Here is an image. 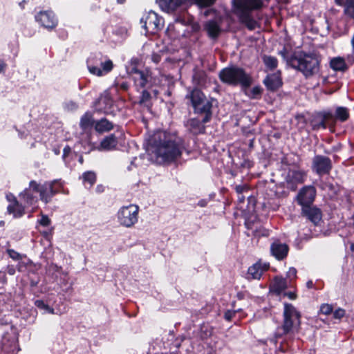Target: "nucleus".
Listing matches in <instances>:
<instances>
[{
	"instance_id": "nucleus-12",
	"label": "nucleus",
	"mask_w": 354,
	"mask_h": 354,
	"mask_svg": "<svg viewBox=\"0 0 354 354\" xmlns=\"http://www.w3.org/2000/svg\"><path fill=\"white\" fill-rule=\"evenodd\" d=\"M307 174L306 171L298 169H289L285 177L286 188L290 191H296L298 185L305 182Z\"/></svg>"
},
{
	"instance_id": "nucleus-32",
	"label": "nucleus",
	"mask_w": 354,
	"mask_h": 354,
	"mask_svg": "<svg viewBox=\"0 0 354 354\" xmlns=\"http://www.w3.org/2000/svg\"><path fill=\"white\" fill-rule=\"evenodd\" d=\"M151 93L150 92V89H142L140 95L139 97V100L138 104L140 106H145L148 109L151 108L152 106L151 103Z\"/></svg>"
},
{
	"instance_id": "nucleus-49",
	"label": "nucleus",
	"mask_w": 354,
	"mask_h": 354,
	"mask_svg": "<svg viewBox=\"0 0 354 354\" xmlns=\"http://www.w3.org/2000/svg\"><path fill=\"white\" fill-rule=\"evenodd\" d=\"M6 252L8 254L9 257L15 261L21 260L24 257L23 254L19 253L18 252L15 251L13 249H7Z\"/></svg>"
},
{
	"instance_id": "nucleus-61",
	"label": "nucleus",
	"mask_w": 354,
	"mask_h": 354,
	"mask_svg": "<svg viewBox=\"0 0 354 354\" xmlns=\"http://www.w3.org/2000/svg\"><path fill=\"white\" fill-rule=\"evenodd\" d=\"M71 153V148L66 145L63 149L62 159L65 160L66 158Z\"/></svg>"
},
{
	"instance_id": "nucleus-62",
	"label": "nucleus",
	"mask_w": 354,
	"mask_h": 354,
	"mask_svg": "<svg viewBox=\"0 0 354 354\" xmlns=\"http://www.w3.org/2000/svg\"><path fill=\"white\" fill-rule=\"evenodd\" d=\"M283 296L288 297L291 300L297 298V294L295 292H283Z\"/></svg>"
},
{
	"instance_id": "nucleus-54",
	"label": "nucleus",
	"mask_w": 354,
	"mask_h": 354,
	"mask_svg": "<svg viewBox=\"0 0 354 354\" xmlns=\"http://www.w3.org/2000/svg\"><path fill=\"white\" fill-rule=\"evenodd\" d=\"M50 219L45 214H42L41 218L38 220V223L44 227H48L50 225Z\"/></svg>"
},
{
	"instance_id": "nucleus-57",
	"label": "nucleus",
	"mask_w": 354,
	"mask_h": 354,
	"mask_svg": "<svg viewBox=\"0 0 354 354\" xmlns=\"http://www.w3.org/2000/svg\"><path fill=\"white\" fill-rule=\"evenodd\" d=\"M28 280H29V282H30V286L31 288H35L38 286L39 281H40V279L39 277H36V278H33L30 276L28 277Z\"/></svg>"
},
{
	"instance_id": "nucleus-2",
	"label": "nucleus",
	"mask_w": 354,
	"mask_h": 354,
	"mask_svg": "<svg viewBox=\"0 0 354 354\" xmlns=\"http://www.w3.org/2000/svg\"><path fill=\"white\" fill-rule=\"evenodd\" d=\"M289 62L291 68L301 73L306 79L318 74L320 71V59L315 53L299 51L297 56H293Z\"/></svg>"
},
{
	"instance_id": "nucleus-55",
	"label": "nucleus",
	"mask_w": 354,
	"mask_h": 354,
	"mask_svg": "<svg viewBox=\"0 0 354 354\" xmlns=\"http://www.w3.org/2000/svg\"><path fill=\"white\" fill-rule=\"evenodd\" d=\"M297 270L294 267H290L289 270L286 273V277L289 278L291 281L292 279H295L297 277Z\"/></svg>"
},
{
	"instance_id": "nucleus-4",
	"label": "nucleus",
	"mask_w": 354,
	"mask_h": 354,
	"mask_svg": "<svg viewBox=\"0 0 354 354\" xmlns=\"http://www.w3.org/2000/svg\"><path fill=\"white\" fill-rule=\"evenodd\" d=\"M233 6L239 12L240 22L250 30L257 26V22L252 15L254 10L260 9L263 6L261 0H232Z\"/></svg>"
},
{
	"instance_id": "nucleus-11",
	"label": "nucleus",
	"mask_w": 354,
	"mask_h": 354,
	"mask_svg": "<svg viewBox=\"0 0 354 354\" xmlns=\"http://www.w3.org/2000/svg\"><path fill=\"white\" fill-rule=\"evenodd\" d=\"M317 196V189L313 185H304L298 191L295 201L300 207L313 205Z\"/></svg>"
},
{
	"instance_id": "nucleus-48",
	"label": "nucleus",
	"mask_w": 354,
	"mask_h": 354,
	"mask_svg": "<svg viewBox=\"0 0 354 354\" xmlns=\"http://www.w3.org/2000/svg\"><path fill=\"white\" fill-rule=\"evenodd\" d=\"M78 108V104L73 100L66 102L64 104V109L68 111H75Z\"/></svg>"
},
{
	"instance_id": "nucleus-16",
	"label": "nucleus",
	"mask_w": 354,
	"mask_h": 354,
	"mask_svg": "<svg viewBox=\"0 0 354 354\" xmlns=\"http://www.w3.org/2000/svg\"><path fill=\"white\" fill-rule=\"evenodd\" d=\"M266 89L271 93L277 91L283 86L281 71L268 74L263 80Z\"/></svg>"
},
{
	"instance_id": "nucleus-26",
	"label": "nucleus",
	"mask_w": 354,
	"mask_h": 354,
	"mask_svg": "<svg viewBox=\"0 0 354 354\" xmlns=\"http://www.w3.org/2000/svg\"><path fill=\"white\" fill-rule=\"evenodd\" d=\"M310 125L314 131H318L320 129H326L327 128V124L320 111L315 112L312 115Z\"/></svg>"
},
{
	"instance_id": "nucleus-22",
	"label": "nucleus",
	"mask_w": 354,
	"mask_h": 354,
	"mask_svg": "<svg viewBox=\"0 0 354 354\" xmlns=\"http://www.w3.org/2000/svg\"><path fill=\"white\" fill-rule=\"evenodd\" d=\"M204 124L205 123L203 122V118L199 120L197 118H193L187 120L186 127L192 133L198 135L205 132V127Z\"/></svg>"
},
{
	"instance_id": "nucleus-51",
	"label": "nucleus",
	"mask_w": 354,
	"mask_h": 354,
	"mask_svg": "<svg viewBox=\"0 0 354 354\" xmlns=\"http://www.w3.org/2000/svg\"><path fill=\"white\" fill-rule=\"evenodd\" d=\"M18 261L19 262L16 268L19 272H25L26 270L27 266L33 263L30 259H28L27 262L22 261L21 260H19Z\"/></svg>"
},
{
	"instance_id": "nucleus-45",
	"label": "nucleus",
	"mask_w": 354,
	"mask_h": 354,
	"mask_svg": "<svg viewBox=\"0 0 354 354\" xmlns=\"http://www.w3.org/2000/svg\"><path fill=\"white\" fill-rule=\"evenodd\" d=\"M82 178L84 182L88 183L91 185H93L96 181V175L95 172L91 171L84 172Z\"/></svg>"
},
{
	"instance_id": "nucleus-31",
	"label": "nucleus",
	"mask_w": 354,
	"mask_h": 354,
	"mask_svg": "<svg viewBox=\"0 0 354 354\" xmlns=\"http://www.w3.org/2000/svg\"><path fill=\"white\" fill-rule=\"evenodd\" d=\"M32 187L29 185L28 188H26L20 194L19 196L27 205H32L37 201L36 194Z\"/></svg>"
},
{
	"instance_id": "nucleus-13",
	"label": "nucleus",
	"mask_w": 354,
	"mask_h": 354,
	"mask_svg": "<svg viewBox=\"0 0 354 354\" xmlns=\"http://www.w3.org/2000/svg\"><path fill=\"white\" fill-rule=\"evenodd\" d=\"M300 216L312 223L315 227L320 226L323 223L322 209L313 204L301 207Z\"/></svg>"
},
{
	"instance_id": "nucleus-37",
	"label": "nucleus",
	"mask_w": 354,
	"mask_h": 354,
	"mask_svg": "<svg viewBox=\"0 0 354 354\" xmlns=\"http://www.w3.org/2000/svg\"><path fill=\"white\" fill-rule=\"evenodd\" d=\"M262 60L263 64L268 70L274 71L277 68L278 60L275 57L264 55L262 57Z\"/></svg>"
},
{
	"instance_id": "nucleus-40",
	"label": "nucleus",
	"mask_w": 354,
	"mask_h": 354,
	"mask_svg": "<svg viewBox=\"0 0 354 354\" xmlns=\"http://www.w3.org/2000/svg\"><path fill=\"white\" fill-rule=\"evenodd\" d=\"M212 327L209 324H203L200 326L199 337L201 339L205 340L210 337L212 335Z\"/></svg>"
},
{
	"instance_id": "nucleus-20",
	"label": "nucleus",
	"mask_w": 354,
	"mask_h": 354,
	"mask_svg": "<svg viewBox=\"0 0 354 354\" xmlns=\"http://www.w3.org/2000/svg\"><path fill=\"white\" fill-rule=\"evenodd\" d=\"M289 247L286 243L279 241L273 242L270 245V252L277 260L284 259L288 254Z\"/></svg>"
},
{
	"instance_id": "nucleus-46",
	"label": "nucleus",
	"mask_w": 354,
	"mask_h": 354,
	"mask_svg": "<svg viewBox=\"0 0 354 354\" xmlns=\"http://www.w3.org/2000/svg\"><path fill=\"white\" fill-rule=\"evenodd\" d=\"M234 189L236 193L237 194V195L244 194H248L250 192V187L246 183H243V184H241V185H236L234 186Z\"/></svg>"
},
{
	"instance_id": "nucleus-10",
	"label": "nucleus",
	"mask_w": 354,
	"mask_h": 354,
	"mask_svg": "<svg viewBox=\"0 0 354 354\" xmlns=\"http://www.w3.org/2000/svg\"><path fill=\"white\" fill-rule=\"evenodd\" d=\"M312 171L319 176L329 174L333 169L331 159L324 155H315L312 160Z\"/></svg>"
},
{
	"instance_id": "nucleus-33",
	"label": "nucleus",
	"mask_w": 354,
	"mask_h": 354,
	"mask_svg": "<svg viewBox=\"0 0 354 354\" xmlns=\"http://www.w3.org/2000/svg\"><path fill=\"white\" fill-rule=\"evenodd\" d=\"M335 117L336 121H339L341 122L347 121L350 117L349 109L346 106H336Z\"/></svg>"
},
{
	"instance_id": "nucleus-56",
	"label": "nucleus",
	"mask_w": 354,
	"mask_h": 354,
	"mask_svg": "<svg viewBox=\"0 0 354 354\" xmlns=\"http://www.w3.org/2000/svg\"><path fill=\"white\" fill-rule=\"evenodd\" d=\"M236 310H227L225 312L224 318L226 321H231L232 317L236 315Z\"/></svg>"
},
{
	"instance_id": "nucleus-27",
	"label": "nucleus",
	"mask_w": 354,
	"mask_h": 354,
	"mask_svg": "<svg viewBox=\"0 0 354 354\" xmlns=\"http://www.w3.org/2000/svg\"><path fill=\"white\" fill-rule=\"evenodd\" d=\"M118 138L114 133L105 136L100 142V149L109 151L116 147Z\"/></svg>"
},
{
	"instance_id": "nucleus-17",
	"label": "nucleus",
	"mask_w": 354,
	"mask_h": 354,
	"mask_svg": "<svg viewBox=\"0 0 354 354\" xmlns=\"http://www.w3.org/2000/svg\"><path fill=\"white\" fill-rule=\"evenodd\" d=\"M106 55L101 52H95L90 54L86 59V66L89 73L97 77H102V73L99 70V64H102V61Z\"/></svg>"
},
{
	"instance_id": "nucleus-63",
	"label": "nucleus",
	"mask_w": 354,
	"mask_h": 354,
	"mask_svg": "<svg viewBox=\"0 0 354 354\" xmlns=\"http://www.w3.org/2000/svg\"><path fill=\"white\" fill-rule=\"evenodd\" d=\"M209 201V199H205V198L204 199H201L197 203V205L199 206V207H206Z\"/></svg>"
},
{
	"instance_id": "nucleus-30",
	"label": "nucleus",
	"mask_w": 354,
	"mask_h": 354,
	"mask_svg": "<svg viewBox=\"0 0 354 354\" xmlns=\"http://www.w3.org/2000/svg\"><path fill=\"white\" fill-rule=\"evenodd\" d=\"M263 274V269L261 263H256L248 268L247 277L248 279H259Z\"/></svg>"
},
{
	"instance_id": "nucleus-44",
	"label": "nucleus",
	"mask_w": 354,
	"mask_h": 354,
	"mask_svg": "<svg viewBox=\"0 0 354 354\" xmlns=\"http://www.w3.org/2000/svg\"><path fill=\"white\" fill-rule=\"evenodd\" d=\"M279 55L281 56V57L286 61L287 65L291 67V64L289 62V60L293 57H297L298 55L297 53H293L289 55L287 49L284 47L281 50L279 51Z\"/></svg>"
},
{
	"instance_id": "nucleus-7",
	"label": "nucleus",
	"mask_w": 354,
	"mask_h": 354,
	"mask_svg": "<svg viewBox=\"0 0 354 354\" xmlns=\"http://www.w3.org/2000/svg\"><path fill=\"white\" fill-rule=\"evenodd\" d=\"M140 24L145 33L155 34L163 28L164 19L154 11L150 10L140 19Z\"/></svg>"
},
{
	"instance_id": "nucleus-19",
	"label": "nucleus",
	"mask_w": 354,
	"mask_h": 354,
	"mask_svg": "<svg viewBox=\"0 0 354 354\" xmlns=\"http://www.w3.org/2000/svg\"><path fill=\"white\" fill-rule=\"evenodd\" d=\"M221 19H219V20L213 19L205 22L204 29L209 38L216 39L218 37L221 32Z\"/></svg>"
},
{
	"instance_id": "nucleus-64",
	"label": "nucleus",
	"mask_w": 354,
	"mask_h": 354,
	"mask_svg": "<svg viewBox=\"0 0 354 354\" xmlns=\"http://www.w3.org/2000/svg\"><path fill=\"white\" fill-rule=\"evenodd\" d=\"M7 64L5 61L0 58V74L5 72Z\"/></svg>"
},
{
	"instance_id": "nucleus-21",
	"label": "nucleus",
	"mask_w": 354,
	"mask_h": 354,
	"mask_svg": "<svg viewBox=\"0 0 354 354\" xmlns=\"http://www.w3.org/2000/svg\"><path fill=\"white\" fill-rule=\"evenodd\" d=\"M194 4L196 5L200 10H205L203 15L205 17H208L211 15H216V9L212 8L217 0H190Z\"/></svg>"
},
{
	"instance_id": "nucleus-35",
	"label": "nucleus",
	"mask_w": 354,
	"mask_h": 354,
	"mask_svg": "<svg viewBox=\"0 0 354 354\" xmlns=\"http://www.w3.org/2000/svg\"><path fill=\"white\" fill-rule=\"evenodd\" d=\"M3 351L1 354H17V345L13 341H9L7 339H4L1 342Z\"/></svg>"
},
{
	"instance_id": "nucleus-36",
	"label": "nucleus",
	"mask_w": 354,
	"mask_h": 354,
	"mask_svg": "<svg viewBox=\"0 0 354 354\" xmlns=\"http://www.w3.org/2000/svg\"><path fill=\"white\" fill-rule=\"evenodd\" d=\"M113 68V64L107 55L102 61V64H99V70L102 73V76L105 75L110 73Z\"/></svg>"
},
{
	"instance_id": "nucleus-42",
	"label": "nucleus",
	"mask_w": 354,
	"mask_h": 354,
	"mask_svg": "<svg viewBox=\"0 0 354 354\" xmlns=\"http://www.w3.org/2000/svg\"><path fill=\"white\" fill-rule=\"evenodd\" d=\"M344 14L351 19H354V0H346Z\"/></svg>"
},
{
	"instance_id": "nucleus-6",
	"label": "nucleus",
	"mask_w": 354,
	"mask_h": 354,
	"mask_svg": "<svg viewBox=\"0 0 354 354\" xmlns=\"http://www.w3.org/2000/svg\"><path fill=\"white\" fill-rule=\"evenodd\" d=\"M283 317V320L281 325L283 335H288L294 325L299 327L301 315L292 304L284 303Z\"/></svg>"
},
{
	"instance_id": "nucleus-29",
	"label": "nucleus",
	"mask_w": 354,
	"mask_h": 354,
	"mask_svg": "<svg viewBox=\"0 0 354 354\" xmlns=\"http://www.w3.org/2000/svg\"><path fill=\"white\" fill-rule=\"evenodd\" d=\"M95 120L91 113L86 112L80 119V127L82 130H87L95 127Z\"/></svg>"
},
{
	"instance_id": "nucleus-41",
	"label": "nucleus",
	"mask_w": 354,
	"mask_h": 354,
	"mask_svg": "<svg viewBox=\"0 0 354 354\" xmlns=\"http://www.w3.org/2000/svg\"><path fill=\"white\" fill-rule=\"evenodd\" d=\"M326 124H333L335 125L336 123V119L335 117V112L333 113L332 110H323L320 111Z\"/></svg>"
},
{
	"instance_id": "nucleus-5",
	"label": "nucleus",
	"mask_w": 354,
	"mask_h": 354,
	"mask_svg": "<svg viewBox=\"0 0 354 354\" xmlns=\"http://www.w3.org/2000/svg\"><path fill=\"white\" fill-rule=\"evenodd\" d=\"M30 185L35 192L39 193L40 200L45 204L49 203L53 197L60 192L63 188L61 179L45 182L42 185L38 184L35 180H31Z\"/></svg>"
},
{
	"instance_id": "nucleus-18",
	"label": "nucleus",
	"mask_w": 354,
	"mask_h": 354,
	"mask_svg": "<svg viewBox=\"0 0 354 354\" xmlns=\"http://www.w3.org/2000/svg\"><path fill=\"white\" fill-rule=\"evenodd\" d=\"M185 98L189 100L190 105L194 110L197 106H199L205 101H208L204 93L199 88H195L190 91L187 95Z\"/></svg>"
},
{
	"instance_id": "nucleus-3",
	"label": "nucleus",
	"mask_w": 354,
	"mask_h": 354,
	"mask_svg": "<svg viewBox=\"0 0 354 354\" xmlns=\"http://www.w3.org/2000/svg\"><path fill=\"white\" fill-rule=\"evenodd\" d=\"M220 80L231 86H241L245 90L250 87L252 78L244 68L236 65H232L223 68L218 75Z\"/></svg>"
},
{
	"instance_id": "nucleus-14",
	"label": "nucleus",
	"mask_w": 354,
	"mask_h": 354,
	"mask_svg": "<svg viewBox=\"0 0 354 354\" xmlns=\"http://www.w3.org/2000/svg\"><path fill=\"white\" fill-rule=\"evenodd\" d=\"M35 18L36 21L48 30H52L58 24L57 18L52 10L40 11Z\"/></svg>"
},
{
	"instance_id": "nucleus-39",
	"label": "nucleus",
	"mask_w": 354,
	"mask_h": 354,
	"mask_svg": "<svg viewBox=\"0 0 354 354\" xmlns=\"http://www.w3.org/2000/svg\"><path fill=\"white\" fill-rule=\"evenodd\" d=\"M192 78L196 84L203 85L206 82L207 74L203 70H194Z\"/></svg>"
},
{
	"instance_id": "nucleus-28",
	"label": "nucleus",
	"mask_w": 354,
	"mask_h": 354,
	"mask_svg": "<svg viewBox=\"0 0 354 354\" xmlns=\"http://www.w3.org/2000/svg\"><path fill=\"white\" fill-rule=\"evenodd\" d=\"M94 129L98 133L106 132L113 129V124L104 117L95 120Z\"/></svg>"
},
{
	"instance_id": "nucleus-52",
	"label": "nucleus",
	"mask_w": 354,
	"mask_h": 354,
	"mask_svg": "<svg viewBox=\"0 0 354 354\" xmlns=\"http://www.w3.org/2000/svg\"><path fill=\"white\" fill-rule=\"evenodd\" d=\"M246 198H248L249 203H253L255 201L254 197H253L251 194H250V193L248 194H244L237 195V200L239 203H243Z\"/></svg>"
},
{
	"instance_id": "nucleus-34",
	"label": "nucleus",
	"mask_w": 354,
	"mask_h": 354,
	"mask_svg": "<svg viewBox=\"0 0 354 354\" xmlns=\"http://www.w3.org/2000/svg\"><path fill=\"white\" fill-rule=\"evenodd\" d=\"M34 304L43 314L55 313L54 308L49 305L48 301L47 300L36 299L34 301Z\"/></svg>"
},
{
	"instance_id": "nucleus-24",
	"label": "nucleus",
	"mask_w": 354,
	"mask_h": 354,
	"mask_svg": "<svg viewBox=\"0 0 354 354\" xmlns=\"http://www.w3.org/2000/svg\"><path fill=\"white\" fill-rule=\"evenodd\" d=\"M288 288L286 279L281 276H276L270 290L277 295H280Z\"/></svg>"
},
{
	"instance_id": "nucleus-25",
	"label": "nucleus",
	"mask_w": 354,
	"mask_h": 354,
	"mask_svg": "<svg viewBox=\"0 0 354 354\" xmlns=\"http://www.w3.org/2000/svg\"><path fill=\"white\" fill-rule=\"evenodd\" d=\"M330 67L334 71H339L342 73H344L348 69V66L346 64L344 58L339 56L333 57L330 60Z\"/></svg>"
},
{
	"instance_id": "nucleus-47",
	"label": "nucleus",
	"mask_w": 354,
	"mask_h": 354,
	"mask_svg": "<svg viewBox=\"0 0 354 354\" xmlns=\"http://www.w3.org/2000/svg\"><path fill=\"white\" fill-rule=\"evenodd\" d=\"M333 307L331 304H323L321 305L319 313L325 315L333 314Z\"/></svg>"
},
{
	"instance_id": "nucleus-38",
	"label": "nucleus",
	"mask_w": 354,
	"mask_h": 354,
	"mask_svg": "<svg viewBox=\"0 0 354 354\" xmlns=\"http://www.w3.org/2000/svg\"><path fill=\"white\" fill-rule=\"evenodd\" d=\"M7 210L10 214H13L15 218H20L25 213L24 207L19 205L17 201H15V205H9Z\"/></svg>"
},
{
	"instance_id": "nucleus-43",
	"label": "nucleus",
	"mask_w": 354,
	"mask_h": 354,
	"mask_svg": "<svg viewBox=\"0 0 354 354\" xmlns=\"http://www.w3.org/2000/svg\"><path fill=\"white\" fill-rule=\"evenodd\" d=\"M263 93V88L261 86H254L250 91L248 96L251 99H260Z\"/></svg>"
},
{
	"instance_id": "nucleus-8",
	"label": "nucleus",
	"mask_w": 354,
	"mask_h": 354,
	"mask_svg": "<svg viewBox=\"0 0 354 354\" xmlns=\"http://www.w3.org/2000/svg\"><path fill=\"white\" fill-rule=\"evenodd\" d=\"M138 211L139 207L136 205L122 207L117 215L119 223L127 227L133 226L138 221Z\"/></svg>"
},
{
	"instance_id": "nucleus-53",
	"label": "nucleus",
	"mask_w": 354,
	"mask_h": 354,
	"mask_svg": "<svg viewBox=\"0 0 354 354\" xmlns=\"http://www.w3.org/2000/svg\"><path fill=\"white\" fill-rule=\"evenodd\" d=\"M8 283V279L6 274V271L3 269L0 270V288H3Z\"/></svg>"
},
{
	"instance_id": "nucleus-15",
	"label": "nucleus",
	"mask_w": 354,
	"mask_h": 354,
	"mask_svg": "<svg viewBox=\"0 0 354 354\" xmlns=\"http://www.w3.org/2000/svg\"><path fill=\"white\" fill-rule=\"evenodd\" d=\"M214 104H218L217 100L210 97L208 101H205L199 106H197V107L193 110V112L196 115H203V122L208 123L212 118V108Z\"/></svg>"
},
{
	"instance_id": "nucleus-50",
	"label": "nucleus",
	"mask_w": 354,
	"mask_h": 354,
	"mask_svg": "<svg viewBox=\"0 0 354 354\" xmlns=\"http://www.w3.org/2000/svg\"><path fill=\"white\" fill-rule=\"evenodd\" d=\"M346 315V311L342 308H337L335 310H333V317L335 319L340 321Z\"/></svg>"
},
{
	"instance_id": "nucleus-23",
	"label": "nucleus",
	"mask_w": 354,
	"mask_h": 354,
	"mask_svg": "<svg viewBox=\"0 0 354 354\" xmlns=\"http://www.w3.org/2000/svg\"><path fill=\"white\" fill-rule=\"evenodd\" d=\"M156 1L162 10L172 12L182 6L186 0H156Z\"/></svg>"
},
{
	"instance_id": "nucleus-58",
	"label": "nucleus",
	"mask_w": 354,
	"mask_h": 354,
	"mask_svg": "<svg viewBox=\"0 0 354 354\" xmlns=\"http://www.w3.org/2000/svg\"><path fill=\"white\" fill-rule=\"evenodd\" d=\"M17 268L13 265H8L7 267L3 269V271H6L10 275H14L16 272Z\"/></svg>"
},
{
	"instance_id": "nucleus-59",
	"label": "nucleus",
	"mask_w": 354,
	"mask_h": 354,
	"mask_svg": "<svg viewBox=\"0 0 354 354\" xmlns=\"http://www.w3.org/2000/svg\"><path fill=\"white\" fill-rule=\"evenodd\" d=\"M291 347V345L288 342H286V343L283 341L281 342L280 346L279 347V349L285 353Z\"/></svg>"
},
{
	"instance_id": "nucleus-1",
	"label": "nucleus",
	"mask_w": 354,
	"mask_h": 354,
	"mask_svg": "<svg viewBox=\"0 0 354 354\" xmlns=\"http://www.w3.org/2000/svg\"><path fill=\"white\" fill-rule=\"evenodd\" d=\"M152 153L162 161L171 162L180 157L185 149L183 140L164 131L155 132L149 140Z\"/></svg>"
},
{
	"instance_id": "nucleus-60",
	"label": "nucleus",
	"mask_w": 354,
	"mask_h": 354,
	"mask_svg": "<svg viewBox=\"0 0 354 354\" xmlns=\"http://www.w3.org/2000/svg\"><path fill=\"white\" fill-rule=\"evenodd\" d=\"M118 86L122 91H127L129 88V84L126 81H122L121 82L117 83Z\"/></svg>"
},
{
	"instance_id": "nucleus-9",
	"label": "nucleus",
	"mask_w": 354,
	"mask_h": 354,
	"mask_svg": "<svg viewBox=\"0 0 354 354\" xmlns=\"http://www.w3.org/2000/svg\"><path fill=\"white\" fill-rule=\"evenodd\" d=\"M129 73L133 75L134 84L138 89H150L153 86L154 81L148 71H142L133 66Z\"/></svg>"
}]
</instances>
